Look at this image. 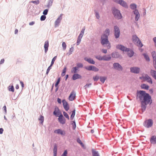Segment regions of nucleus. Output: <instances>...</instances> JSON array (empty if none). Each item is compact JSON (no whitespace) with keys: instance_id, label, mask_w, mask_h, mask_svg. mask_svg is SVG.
<instances>
[{"instance_id":"10","label":"nucleus","mask_w":156,"mask_h":156,"mask_svg":"<svg viewBox=\"0 0 156 156\" xmlns=\"http://www.w3.org/2000/svg\"><path fill=\"white\" fill-rule=\"evenodd\" d=\"M86 69L89 71H93L97 72L99 71L98 68L93 65H90L85 67Z\"/></svg>"},{"instance_id":"39","label":"nucleus","mask_w":156,"mask_h":156,"mask_svg":"<svg viewBox=\"0 0 156 156\" xmlns=\"http://www.w3.org/2000/svg\"><path fill=\"white\" fill-rule=\"evenodd\" d=\"M38 120H39L40 121V123L41 124H43L44 121V116L41 115L39 118L38 119Z\"/></svg>"},{"instance_id":"50","label":"nucleus","mask_w":156,"mask_h":156,"mask_svg":"<svg viewBox=\"0 0 156 156\" xmlns=\"http://www.w3.org/2000/svg\"><path fill=\"white\" fill-rule=\"evenodd\" d=\"M92 78H107L105 76H99L98 74L96 75L95 76H93Z\"/></svg>"},{"instance_id":"36","label":"nucleus","mask_w":156,"mask_h":156,"mask_svg":"<svg viewBox=\"0 0 156 156\" xmlns=\"http://www.w3.org/2000/svg\"><path fill=\"white\" fill-rule=\"evenodd\" d=\"M79 70V69L76 66L73 67L71 69V72L73 73H75L77 72V71Z\"/></svg>"},{"instance_id":"19","label":"nucleus","mask_w":156,"mask_h":156,"mask_svg":"<svg viewBox=\"0 0 156 156\" xmlns=\"http://www.w3.org/2000/svg\"><path fill=\"white\" fill-rule=\"evenodd\" d=\"M133 13L135 15V20L137 21L140 18V14L138 9L133 11Z\"/></svg>"},{"instance_id":"16","label":"nucleus","mask_w":156,"mask_h":156,"mask_svg":"<svg viewBox=\"0 0 156 156\" xmlns=\"http://www.w3.org/2000/svg\"><path fill=\"white\" fill-rule=\"evenodd\" d=\"M54 132L55 133L60 134L62 136H65L66 134L65 131L61 129H58L55 130Z\"/></svg>"},{"instance_id":"38","label":"nucleus","mask_w":156,"mask_h":156,"mask_svg":"<svg viewBox=\"0 0 156 156\" xmlns=\"http://www.w3.org/2000/svg\"><path fill=\"white\" fill-rule=\"evenodd\" d=\"M94 80V82H96L98 81L99 79L100 80V81L102 83H104L105 80L107 79H93Z\"/></svg>"},{"instance_id":"20","label":"nucleus","mask_w":156,"mask_h":156,"mask_svg":"<svg viewBox=\"0 0 156 156\" xmlns=\"http://www.w3.org/2000/svg\"><path fill=\"white\" fill-rule=\"evenodd\" d=\"M85 61L87 62L90 64L94 65L95 64V62L93 59L91 58H88L87 57H85L84 58Z\"/></svg>"},{"instance_id":"63","label":"nucleus","mask_w":156,"mask_h":156,"mask_svg":"<svg viewBox=\"0 0 156 156\" xmlns=\"http://www.w3.org/2000/svg\"><path fill=\"white\" fill-rule=\"evenodd\" d=\"M153 40L154 43V46L155 47V45H156V37L153 38Z\"/></svg>"},{"instance_id":"27","label":"nucleus","mask_w":156,"mask_h":156,"mask_svg":"<svg viewBox=\"0 0 156 156\" xmlns=\"http://www.w3.org/2000/svg\"><path fill=\"white\" fill-rule=\"evenodd\" d=\"M83 36V35L80 34L77 37V41L76 42V44L77 45H78L80 44V42L81 41V39H82Z\"/></svg>"},{"instance_id":"18","label":"nucleus","mask_w":156,"mask_h":156,"mask_svg":"<svg viewBox=\"0 0 156 156\" xmlns=\"http://www.w3.org/2000/svg\"><path fill=\"white\" fill-rule=\"evenodd\" d=\"M58 122L61 124L63 125L65 124L66 119L63 115L59 117L58 119Z\"/></svg>"},{"instance_id":"9","label":"nucleus","mask_w":156,"mask_h":156,"mask_svg":"<svg viewBox=\"0 0 156 156\" xmlns=\"http://www.w3.org/2000/svg\"><path fill=\"white\" fill-rule=\"evenodd\" d=\"M111 57L114 58H119L121 59L122 58V56L118 52L115 51L111 53Z\"/></svg>"},{"instance_id":"51","label":"nucleus","mask_w":156,"mask_h":156,"mask_svg":"<svg viewBox=\"0 0 156 156\" xmlns=\"http://www.w3.org/2000/svg\"><path fill=\"white\" fill-rule=\"evenodd\" d=\"M61 79H57V80L56 82V83L55 84V87H57V86H58V84L60 83V81L61 80Z\"/></svg>"},{"instance_id":"21","label":"nucleus","mask_w":156,"mask_h":156,"mask_svg":"<svg viewBox=\"0 0 156 156\" xmlns=\"http://www.w3.org/2000/svg\"><path fill=\"white\" fill-rule=\"evenodd\" d=\"M150 143L153 144H156V136L152 135L150 139Z\"/></svg>"},{"instance_id":"48","label":"nucleus","mask_w":156,"mask_h":156,"mask_svg":"<svg viewBox=\"0 0 156 156\" xmlns=\"http://www.w3.org/2000/svg\"><path fill=\"white\" fill-rule=\"evenodd\" d=\"M76 66L79 69V68H82L83 67V65L82 63H78L76 64Z\"/></svg>"},{"instance_id":"6","label":"nucleus","mask_w":156,"mask_h":156,"mask_svg":"<svg viewBox=\"0 0 156 156\" xmlns=\"http://www.w3.org/2000/svg\"><path fill=\"white\" fill-rule=\"evenodd\" d=\"M113 1L119 5H120L125 9H128L129 7L128 5L125 1L124 0H112Z\"/></svg>"},{"instance_id":"53","label":"nucleus","mask_w":156,"mask_h":156,"mask_svg":"<svg viewBox=\"0 0 156 156\" xmlns=\"http://www.w3.org/2000/svg\"><path fill=\"white\" fill-rule=\"evenodd\" d=\"M94 12L96 18L98 19H99L100 18V16L99 12L96 11H94Z\"/></svg>"},{"instance_id":"35","label":"nucleus","mask_w":156,"mask_h":156,"mask_svg":"<svg viewBox=\"0 0 156 156\" xmlns=\"http://www.w3.org/2000/svg\"><path fill=\"white\" fill-rule=\"evenodd\" d=\"M76 113V109L74 108L72 112V114L70 116V119L73 120L75 116Z\"/></svg>"},{"instance_id":"22","label":"nucleus","mask_w":156,"mask_h":156,"mask_svg":"<svg viewBox=\"0 0 156 156\" xmlns=\"http://www.w3.org/2000/svg\"><path fill=\"white\" fill-rule=\"evenodd\" d=\"M112 58L111 55L108 54L107 55H103V60L105 61H109Z\"/></svg>"},{"instance_id":"3","label":"nucleus","mask_w":156,"mask_h":156,"mask_svg":"<svg viewBox=\"0 0 156 156\" xmlns=\"http://www.w3.org/2000/svg\"><path fill=\"white\" fill-rule=\"evenodd\" d=\"M100 42L102 45L105 46V45H106L108 49L110 48L111 47V43L109 41L108 37L105 34L101 35Z\"/></svg>"},{"instance_id":"40","label":"nucleus","mask_w":156,"mask_h":156,"mask_svg":"<svg viewBox=\"0 0 156 156\" xmlns=\"http://www.w3.org/2000/svg\"><path fill=\"white\" fill-rule=\"evenodd\" d=\"M110 30L108 28H106L104 31V33L103 34H105L107 37H108L110 34Z\"/></svg>"},{"instance_id":"49","label":"nucleus","mask_w":156,"mask_h":156,"mask_svg":"<svg viewBox=\"0 0 156 156\" xmlns=\"http://www.w3.org/2000/svg\"><path fill=\"white\" fill-rule=\"evenodd\" d=\"M62 46L63 50H65L66 49L67 46L66 43L65 42H62Z\"/></svg>"},{"instance_id":"2","label":"nucleus","mask_w":156,"mask_h":156,"mask_svg":"<svg viewBox=\"0 0 156 156\" xmlns=\"http://www.w3.org/2000/svg\"><path fill=\"white\" fill-rule=\"evenodd\" d=\"M116 48L122 51L127 52V55L129 58L132 57L135 54V52L133 49L127 48L122 44L117 45L116 46Z\"/></svg>"},{"instance_id":"17","label":"nucleus","mask_w":156,"mask_h":156,"mask_svg":"<svg viewBox=\"0 0 156 156\" xmlns=\"http://www.w3.org/2000/svg\"><path fill=\"white\" fill-rule=\"evenodd\" d=\"M76 93L74 90H73L69 96V99L70 101H72L76 98Z\"/></svg>"},{"instance_id":"58","label":"nucleus","mask_w":156,"mask_h":156,"mask_svg":"<svg viewBox=\"0 0 156 156\" xmlns=\"http://www.w3.org/2000/svg\"><path fill=\"white\" fill-rule=\"evenodd\" d=\"M17 80L19 81H20V84L21 85V87L22 88L24 87V86H25L23 82L22 81L20 80H19V79L18 80Z\"/></svg>"},{"instance_id":"8","label":"nucleus","mask_w":156,"mask_h":156,"mask_svg":"<svg viewBox=\"0 0 156 156\" xmlns=\"http://www.w3.org/2000/svg\"><path fill=\"white\" fill-rule=\"evenodd\" d=\"M53 115L56 117H58L63 115L58 108L55 106V108L53 112Z\"/></svg>"},{"instance_id":"7","label":"nucleus","mask_w":156,"mask_h":156,"mask_svg":"<svg viewBox=\"0 0 156 156\" xmlns=\"http://www.w3.org/2000/svg\"><path fill=\"white\" fill-rule=\"evenodd\" d=\"M114 35L115 38L116 39L119 38L120 31L119 27L117 25H115L114 27Z\"/></svg>"},{"instance_id":"12","label":"nucleus","mask_w":156,"mask_h":156,"mask_svg":"<svg viewBox=\"0 0 156 156\" xmlns=\"http://www.w3.org/2000/svg\"><path fill=\"white\" fill-rule=\"evenodd\" d=\"M92 79H88L86 81L87 83L83 87V88L86 91H87V88H89L91 86L93 83V80Z\"/></svg>"},{"instance_id":"42","label":"nucleus","mask_w":156,"mask_h":156,"mask_svg":"<svg viewBox=\"0 0 156 156\" xmlns=\"http://www.w3.org/2000/svg\"><path fill=\"white\" fill-rule=\"evenodd\" d=\"M74 48L73 47H71V48H70L69 51V52L67 53L66 54L67 55H69L72 54Z\"/></svg>"},{"instance_id":"37","label":"nucleus","mask_w":156,"mask_h":156,"mask_svg":"<svg viewBox=\"0 0 156 156\" xmlns=\"http://www.w3.org/2000/svg\"><path fill=\"white\" fill-rule=\"evenodd\" d=\"M81 76L77 73H74L71 78H81Z\"/></svg>"},{"instance_id":"57","label":"nucleus","mask_w":156,"mask_h":156,"mask_svg":"<svg viewBox=\"0 0 156 156\" xmlns=\"http://www.w3.org/2000/svg\"><path fill=\"white\" fill-rule=\"evenodd\" d=\"M30 2L31 3H33L35 4L36 5H37L39 3V0H38V1L32 0V1H31Z\"/></svg>"},{"instance_id":"5","label":"nucleus","mask_w":156,"mask_h":156,"mask_svg":"<svg viewBox=\"0 0 156 156\" xmlns=\"http://www.w3.org/2000/svg\"><path fill=\"white\" fill-rule=\"evenodd\" d=\"M153 121L152 119H149L146 120L143 122V126L147 128L151 127L153 125Z\"/></svg>"},{"instance_id":"60","label":"nucleus","mask_w":156,"mask_h":156,"mask_svg":"<svg viewBox=\"0 0 156 156\" xmlns=\"http://www.w3.org/2000/svg\"><path fill=\"white\" fill-rule=\"evenodd\" d=\"M3 110L4 111V114L5 115H6L7 114V109L5 105L3 108Z\"/></svg>"},{"instance_id":"4","label":"nucleus","mask_w":156,"mask_h":156,"mask_svg":"<svg viewBox=\"0 0 156 156\" xmlns=\"http://www.w3.org/2000/svg\"><path fill=\"white\" fill-rule=\"evenodd\" d=\"M111 11L114 17L116 19L120 20L122 18V16L121 11L115 7L113 6L112 7Z\"/></svg>"},{"instance_id":"44","label":"nucleus","mask_w":156,"mask_h":156,"mask_svg":"<svg viewBox=\"0 0 156 156\" xmlns=\"http://www.w3.org/2000/svg\"><path fill=\"white\" fill-rule=\"evenodd\" d=\"M63 113L64 117L67 118L68 120L69 119V117L68 114L65 111L63 112Z\"/></svg>"},{"instance_id":"59","label":"nucleus","mask_w":156,"mask_h":156,"mask_svg":"<svg viewBox=\"0 0 156 156\" xmlns=\"http://www.w3.org/2000/svg\"><path fill=\"white\" fill-rule=\"evenodd\" d=\"M54 0H49L48 1V4L51 6L52 5Z\"/></svg>"},{"instance_id":"61","label":"nucleus","mask_w":156,"mask_h":156,"mask_svg":"<svg viewBox=\"0 0 156 156\" xmlns=\"http://www.w3.org/2000/svg\"><path fill=\"white\" fill-rule=\"evenodd\" d=\"M151 55L152 58L156 56V52L155 51H153L151 53Z\"/></svg>"},{"instance_id":"24","label":"nucleus","mask_w":156,"mask_h":156,"mask_svg":"<svg viewBox=\"0 0 156 156\" xmlns=\"http://www.w3.org/2000/svg\"><path fill=\"white\" fill-rule=\"evenodd\" d=\"M57 146L56 143H55L54 145L53 149V156H57Z\"/></svg>"},{"instance_id":"29","label":"nucleus","mask_w":156,"mask_h":156,"mask_svg":"<svg viewBox=\"0 0 156 156\" xmlns=\"http://www.w3.org/2000/svg\"><path fill=\"white\" fill-rule=\"evenodd\" d=\"M140 87L141 89L146 90H148L149 88V86L145 83L141 84Z\"/></svg>"},{"instance_id":"33","label":"nucleus","mask_w":156,"mask_h":156,"mask_svg":"<svg viewBox=\"0 0 156 156\" xmlns=\"http://www.w3.org/2000/svg\"><path fill=\"white\" fill-rule=\"evenodd\" d=\"M139 39V38L136 35H133L132 40L134 42H136Z\"/></svg>"},{"instance_id":"47","label":"nucleus","mask_w":156,"mask_h":156,"mask_svg":"<svg viewBox=\"0 0 156 156\" xmlns=\"http://www.w3.org/2000/svg\"><path fill=\"white\" fill-rule=\"evenodd\" d=\"M57 57V56H55L52 58V59L51 60V62L50 65L52 66L53 65Z\"/></svg>"},{"instance_id":"11","label":"nucleus","mask_w":156,"mask_h":156,"mask_svg":"<svg viewBox=\"0 0 156 156\" xmlns=\"http://www.w3.org/2000/svg\"><path fill=\"white\" fill-rule=\"evenodd\" d=\"M112 68L119 71H121L123 70L122 67L118 62H115L113 64Z\"/></svg>"},{"instance_id":"31","label":"nucleus","mask_w":156,"mask_h":156,"mask_svg":"<svg viewBox=\"0 0 156 156\" xmlns=\"http://www.w3.org/2000/svg\"><path fill=\"white\" fill-rule=\"evenodd\" d=\"M8 89L9 91L14 92V87L12 84H11L8 87Z\"/></svg>"},{"instance_id":"43","label":"nucleus","mask_w":156,"mask_h":156,"mask_svg":"<svg viewBox=\"0 0 156 156\" xmlns=\"http://www.w3.org/2000/svg\"><path fill=\"white\" fill-rule=\"evenodd\" d=\"M66 67L65 66L64 68L63 69L62 72L61 73V76L62 77L64 76L65 75L66 71Z\"/></svg>"},{"instance_id":"14","label":"nucleus","mask_w":156,"mask_h":156,"mask_svg":"<svg viewBox=\"0 0 156 156\" xmlns=\"http://www.w3.org/2000/svg\"><path fill=\"white\" fill-rule=\"evenodd\" d=\"M62 102L64 108L66 111H67L69 109V104L65 99L62 100Z\"/></svg>"},{"instance_id":"41","label":"nucleus","mask_w":156,"mask_h":156,"mask_svg":"<svg viewBox=\"0 0 156 156\" xmlns=\"http://www.w3.org/2000/svg\"><path fill=\"white\" fill-rule=\"evenodd\" d=\"M143 79L144 81H145L151 84H152L153 81L152 79Z\"/></svg>"},{"instance_id":"13","label":"nucleus","mask_w":156,"mask_h":156,"mask_svg":"<svg viewBox=\"0 0 156 156\" xmlns=\"http://www.w3.org/2000/svg\"><path fill=\"white\" fill-rule=\"evenodd\" d=\"M62 15L63 14H61L55 21V27H56L59 25L61 21V20L62 19Z\"/></svg>"},{"instance_id":"30","label":"nucleus","mask_w":156,"mask_h":156,"mask_svg":"<svg viewBox=\"0 0 156 156\" xmlns=\"http://www.w3.org/2000/svg\"><path fill=\"white\" fill-rule=\"evenodd\" d=\"M136 42V45L139 48H141L143 46V44L142 43L140 39L138 40Z\"/></svg>"},{"instance_id":"23","label":"nucleus","mask_w":156,"mask_h":156,"mask_svg":"<svg viewBox=\"0 0 156 156\" xmlns=\"http://www.w3.org/2000/svg\"><path fill=\"white\" fill-rule=\"evenodd\" d=\"M49 46V41L47 40L46 41L44 44V52L46 53L48 50Z\"/></svg>"},{"instance_id":"26","label":"nucleus","mask_w":156,"mask_h":156,"mask_svg":"<svg viewBox=\"0 0 156 156\" xmlns=\"http://www.w3.org/2000/svg\"><path fill=\"white\" fill-rule=\"evenodd\" d=\"M91 152L92 156H100L98 152L94 149L93 148L91 149Z\"/></svg>"},{"instance_id":"32","label":"nucleus","mask_w":156,"mask_h":156,"mask_svg":"<svg viewBox=\"0 0 156 156\" xmlns=\"http://www.w3.org/2000/svg\"><path fill=\"white\" fill-rule=\"evenodd\" d=\"M71 124L72 125V129L74 130L76 127V122L75 120L71 121Z\"/></svg>"},{"instance_id":"28","label":"nucleus","mask_w":156,"mask_h":156,"mask_svg":"<svg viewBox=\"0 0 156 156\" xmlns=\"http://www.w3.org/2000/svg\"><path fill=\"white\" fill-rule=\"evenodd\" d=\"M129 7L130 8L133 10V11H135L136 10V9H137V5L134 3H131L129 5Z\"/></svg>"},{"instance_id":"55","label":"nucleus","mask_w":156,"mask_h":156,"mask_svg":"<svg viewBox=\"0 0 156 156\" xmlns=\"http://www.w3.org/2000/svg\"><path fill=\"white\" fill-rule=\"evenodd\" d=\"M48 9H44L43 12V14L44 15H47V14L48 13Z\"/></svg>"},{"instance_id":"25","label":"nucleus","mask_w":156,"mask_h":156,"mask_svg":"<svg viewBox=\"0 0 156 156\" xmlns=\"http://www.w3.org/2000/svg\"><path fill=\"white\" fill-rule=\"evenodd\" d=\"M142 55L144 57V59L147 62H149L150 59L147 53H144L142 54Z\"/></svg>"},{"instance_id":"64","label":"nucleus","mask_w":156,"mask_h":156,"mask_svg":"<svg viewBox=\"0 0 156 156\" xmlns=\"http://www.w3.org/2000/svg\"><path fill=\"white\" fill-rule=\"evenodd\" d=\"M153 64L156 63V56L153 58Z\"/></svg>"},{"instance_id":"45","label":"nucleus","mask_w":156,"mask_h":156,"mask_svg":"<svg viewBox=\"0 0 156 156\" xmlns=\"http://www.w3.org/2000/svg\"><path fill=\"white\" fill-rule=\"evenodd\" d=\"M95 58L99 61L103 60V56L102 57L100 55H95Z\"/></svg>"},{"instance_id":"54","label":"nucleus","mask_w":156,"mask_h":156,"mask_svg":"<svg viewBox=\"0 0 156 156\" xmlns=\"http://www.w3.org/2000/svg\"><path fill=\"white\" fill-rule=\"evenodd\" d=\"M46 15H42L40 17L41 21H43L45 20L46 19Z\"/></svg>"},{"instance_id":"56","label":"nucleus","mask_w":156,"mask_h":156,"mask_svg":"<svg viewBox=\"0 0 156 156\" xmlns=\"http://www.w3.org/2000/svg\"><path fill=\"white\" fill-rule=\"evenodd\" d=\"M139 78H151L147 74H145V76H140Z\"/></svg>"},{"instance_id":"52","label":"nucleus","mask_w":156,"mask_h":156,"mask_svg":"<svg viewBox=\"0 0 156 156\" xmlns=\"http://www.w3.org/2000/svg\"><path fill=\"white\" fill-rule=\"evenodd\" d=\"M68 151L67 150H65L61 155V156H67Z\"/></svg>"},{"instance_id":"15","label":"nucleus","mask_w":156,"mask_h":156,"mask_svg":"<svg viewBox=\"0 0 156 156\" xmlns=\"http://www.w3.org/2000/svg\"><path fill=\"white\" fill-rule=\"evenodd\" d=\"M140 68L138 67H133L130 68V72L132 73L138 74L140 71Z\"/></svg>"},{"instance_id":"62","label":"nucleus","mask_w":156,"mask_h":156,"mask_svg":"<svg viewBox=\"0 0 156 156\" xmlns=\"http://www.w3.org/2000/svg\"><path fill=\"white\" fill-rule=\"evenodd\" d=\"M101 51L104 54H106L107 53V50L103 48L101 49Z\"/></svg>"},{"instance_id":"1","label":"nucleus","mask_w":156,"mask_h":156,"mask_svg":"<svg viewBox=\"0 0 156 156\" xmlns=\"http://www.w3.org/2000/svg\"><path fill=\"white\" fill-rule=\"evenodd\" d=\"M136 100H139L140 103V110L143 114L146 109L147 105H151L153 101L151 95L145 91L137 90L136 93Z\"/></svg>"},{"instance_id":"46","label":"nucleus","mask_w":156,"mask_h":156,"mask_svg":"<svg viewBox=\"0 0 156 156\" xmlns=\"http://www.w3.org/2000/svg\"><path fill=\"white\" fill-rule=\"evenodd\" d=\"M76 141L77 142V143L79 144L82 147L84 146V145L83 143L82 142L81 140L79 138H77Z\"/></svg>"},{"instance_id":"34","label":"nucleus","mask_w":156,"mask_h":156,"mask_svg":"<svg viewBox=\"0 0 156 156\" xmlns=\"http://www.w3.org/2000/svg\"><path fill=\"white\" fill-rule=\"evenodd\" d=\"M150 73L153 78H156V71L151 69Z\"/></svg>"}]
</instances>
